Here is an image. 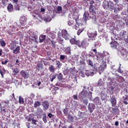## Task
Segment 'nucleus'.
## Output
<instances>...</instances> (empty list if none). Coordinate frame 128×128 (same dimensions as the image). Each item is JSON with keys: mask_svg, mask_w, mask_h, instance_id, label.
Masks as SVG:
<instances>
[{"mask_svg": "<svg viewBox=\"0 0 128 128\" xmlns=\"http://www.w3.org/2000/svg\"><path fill=\"white\" fill-rule=\"evenodd\" d=\"M20 0H12V2L14 4H18Z\"/></svg>", "mask_w": 128, "mask_h": 128, "instance_id": "3c124183", "label": "nucleus"}, {"mask_svg": "<svg viewBox=\"0 0 128 128\" xmlns=\"http://www.w3.org/2000/svg\"><path fill=\"white\" fill-rule=\"evenodd\" d=\"M63 112L65 116H68V108H66L63 110Z\"/></svg>", "mask_w": 128, "mask_h": 128, "instance_id": "37998d69", "label": "nucleus"}, {"mask_svg": "<svg viewBox=\"0 0 128 128\" xmlns=\"http://www.w3.org/2000/svg\"><path fill=\"white\" fill-rule=\"evenodd\" d=\"M106 68V62H104L100 66V67L98 68V70L99 72H104V70Z\"/></svg>", "mask_w": 128, "mask_h": 128, "instance_id": "4468645a", "label": "nucleus"}, {"mask_svg": "<svg viewBox=\"0 0 128 128\" xmlns=\"http://www.w3.org/2000/svg\"><path fill=\"white\" fill-rule=\"evenodd\" d=\"M88 98L90 100L92 98V92L90 91L89 92V93H88Z\"/></svg>", "mask_w": 128, "mask_h": 128, "instance_id": "58836bf2", "label": "nucleus"}, {"mask_svg": "<svg viewBox=\"0 0 128 128\" xmlns=\"http://www.w3.org/2000/svg\"><path fill=\"white\" fill-rule=\"evenodd\" d=\"M82 48H86V46H88V41L86 40H83L82 41Z\"/></svg>", "mask_w": 128, "mask_h": 128, "instance_id": "f3484780", "label": "nucleus"}, {"mask_svg": "<svg viewBox=\"0 0 128 128\" xmlns=\"http://www.w3.org/2000/svg\"><path fill=\"white\" fill-rule=\"evenodd\" d=\"M110 102L112 106H116V98L114 95H112V96L110 97Z\"/></svg>", "mask_w": 128, "mask_h": 128, "instance_id": "9d476101", "label": "nucleus"}, {"mask_svg": "<svg viewBox=\"0 0 128 128\" xmlns=\"http://www.w3.org/2000/svg\"><path fill=\"white\" fill-rule=\"evenodd\" d=\"M46 36L45 35H40L39 38L40 42H43L44 40H46Z\"/></svg>", "mask_w": 128, "mask_h": 128, "instance_id": "4be33fe9", "label": "nucleus"}, {"mask_svg": "<svg viewBox=\"0 0 128 128\" xmlns=\"http://www.w3.org/2000/svg\"><path fill=\"white\" fill-rule=\"evenodd\" d=\"M62 38L68 40H70L72 36H70V35L68 33L66 30H62V34H58V38Z\"/></svg>", "mask_w": 128, "mask_h": 128, "instance_id": "f03ea898", "label": "nucleus"}, {"mask_svg": "<svg viewBox=\"0 0 128 128\" xmlns=\"http://www.w3.org/2000/svg\"><path fill=\"white\" fill-rule=\"evenodd\" d=\"M16 64H17V66H20V60H18V59L16 60Z\"/></svg>", "mask_w": 128, "mask_h": 128, "instance_id": "13d9d810", "label": "nucleus"}, {"mask_svg": "<svg viewBox=\"0 0 128 128\" xmlns=\"http://www.w3.org/2000/svg\"><path fill=\"white\" fill-rule=\"evenodd\" d=\"M82 102L83 104H86V106H87L88 104V99L83 100Z\"/></svg>", "mask_w": 128, "mask_h": 128, "instance_id": "de8ad7c7", "label": "nucleus"}, {"mask_svg": "<svg viewBox=\"0 0 128 128\" xmlns=\"http://www.w3.org/2000/svg\"><path fill=\"white\" fill-rule=\"evenodd\" d=\"M73 98H74V100H78V94H76L74 95L73 96Z\"/></svg>", "mask_w": 128, "mask_h": 128, "instance_id": "69168bd1", "label": "nucleus"}, {"mask_svg": "<svg viewBox=\"0 0 128 128\" xmlns=\"http://www.w3.org/2000/svg\"><path fill=\"white\" fill-rule=\"evenodd\" d=\"M20 53V46L16 47L15 49L13 50V54H18Z\"/></svg>", "mask_w": 128, "mask_h": 128, "instance_id": "2eb2a0df", "label": "nucleus"}, {"mask_svg": "<svg viewBox=\"0 0 128 128\" xmlns=\"http://www.w3.org/2000/svg\"><path fill=\"white\" fill-rule=\"evenodd\" d=\"M56 10L58 14H62V8L61 6H58L56 8Z\"/></svg>", "mask_w": 128, "mask_h": 128, "instance_id": "c85d7f7f", "label": "nucleus"}, {"mask_svg": "<svg viewBox=\"0 0 128 128\" xmlns=\"http://www.w3.org/2000/svg\"><path fill=\"white\" fill-rule=\"evenodd\" d=\"M119 82H124V77L122 76H120L118 77V80Z\"/></svg>", "mask_w": 128, "mask_h": 128, "instance_id": "4c0bfd02", "label": "nucleus"}, {"mask_svg": "<svg viewBox=\"0 0 128 128\" xmlns=\"http://www.w3.org/2000/svg\"><path fill=\"white\" fill-rule=\"evenodd\" d=\"M1 110H2V112H4V114H5V112H6V108H1Z\"/></svg>", "mask_w": 128, "mask_h": 128, "instance_id": "338daca9", "label": "nucleus"}, {"mask_svg": "<svg viewBox=\"0 0 128 128\" xmlns=\"http://www.w3.org/2000/svg\"><path fill=\"white\" fill-rule=\"evenodd\" d=\"M10 50H14V48H16V45L14 42H11L10 44Z\"/></svg>", "mask_w": 128, "mask_h": 128, "instance_id": "aec40b11", "label": "nucleus"}, {"mask_svg": "<svg viewBox=\"0 0 128 128\" xmlns=\"http://www.w3.org/2000/svg\"><path fill=\"white\" fill-rule=\"evenodd\" d=\"M48 70L50 72H54V66L50 65L48 68Z\"/></svg>", "mask_w": 128, "mask_h": 128, "instance_id": "473e14b6", "label": "nucleus"}, {"mask_svg": "<svg viewBox=\"0 0 128 128\" xmlns=\"http://www.w3.org/2000/svg\"><path fill=\"white\" fill-rule=\"evenodd\" d=\"M93 102L96 104H100V97H96L94 100Z\"/></svg>", "mask_w": 128, "mask_h": 128, "instance_id": "cd10ccee", "label": "nucleus"}, {"mask_svg": "<svg viewBox=\"0 0 128 128\" xmlns=\"http://www.w3.org/2000/svg\"><path fill=\"white\" fill-rule=\"evenodd\" d=\"M40 106V101L35 102L34 103V108H38Z\"/></svg>", "mask_w": 128, "mask_h": 128, "instance_id": "f704fd0d", "label": "nucleus"}, {"mask_svg": "<svg viewBox=\"0 0 128 128\" xmlns=\"http://www.w3.org/2000/svg\"><path fill=\"white\" fill-rule=\"evenodd\" d=\"M88 108L90 114H92L94 110V108H96V105L92 103H89Z\"/></svg>", "mask_w": 128, "mask_h": 128, "instance_id": "1a4fd4ad", "label": "nucleus"}, {"mask_svg": "<svg viewBox=\"0 0 128 128\" xmlns=\"http://www.w3.org/2000/svg\"><path fill=\"white\" fill-rule=\"evenodd\" d=\"M84 30V28H82L81 29H79L77 32V34L78 36H80V33L82 32Z\"/></svg>", "mask_w": 128, "mask_h": 128, "instance_id": "e433bc0d", "label": "nucleus"}, {"mask_svg": "<svg viewBox=\"0 0 128 128\" xmlns=\"http://www.w3.org/2000/svg\"><path fill=\"white\" fill-rule=\"evenodd\" d=\"M48 118H52V116H54V115H52V114L51 113H49L48 114Z\"/></svg>", "mask_w": 128, "mask_h": 128, "instance_id": "774afa93", "label": "nucleus"}, {"mask_svg": "<svg viewBox=\"0 0 128 128\" xmlns=\"http://www.w3.org/2000/svg\"><path fill=\"white\" fill-rule=\"evenodd\" d=\"M6 32H8L9 36H12V30H10V29H7Z\"/></svg>", "mask_w": 128, "mask_h": 128, "instance_id": "4d7b16f0", "label": "nucleus"}, {"mask_svg": "<svg viewBox=\"0 0 128 128\" xmlns=\"http://www.w3.org/2000/svg\"><path fill=\"white\" fill-rule=\"evenodd\" d=\"M60 58L62 60H64V58H66V56L64 55H60Z\"/></svg>", "mask_w": 128, "mask_h": 128, "instance_id": "5fc2aeb1", "label": "nucleus"}, {"mask_svg": "<svg viewBox=\"0 0 128 128\" xmlns=\"http://www.w3.org/2000/svg\"><path fill=\"white\" fill-rule=\"evenodd\" d=\"M88 96V91L83 90L78 95V98L80 100H84V98H86Z\"/></svg>", "mask_w": 128, "mask_h": 128, "instance_id": "423d86ee", "label": "nucleus"}, {"mask_svg": "<svg viewBox=\"0 0 128 128\" xmlns=\"http://www.w3.org/2000/svg\"><path fill=\"white\" fill-rule=\"evenodd\" d=\"M125 22H126V26H128V16H126V18H125Z\"/></svg>", "mask_w": 128, "mask_h": 128, "instance_id": "e2e57ef3", "label": "nucleus"}, {"mask_svg": "<svg viewBox=\"0 0 128 128\" xmlns=\"http://www.w3.org/2000/svg\"><path fill=\"white\" fill-rule=\"evenodd\" d=\"M7 9L10 12H12L14 11V6L12 4H8L7 6Z\"/></svg>", "mask_w": 128, "mask_h": 128, "instance_id": "a211bd4d", "label": "nucleus"}, {"mask_svg": "<svg viewBox=\"0 0 128 128\" xmlns=\"http://www.w3.org/2000/svg\"><path fill=\"white\" fill-rule=\"evenodd\" d=\"M64 52L66 54H71L70 46L64 48Z\"/></svg>", "mask_w": 128, "mask_h": 128, "instance_id": "dca6fc26", "label": "nucleus"}, {"mask_svg": "<svg viewBox=\"0 0 128 128\" xmlns=\"http://www.w3.org/2000/svg\"><path fill=\"white\" fill-rule=\"evenodd\" d=\"M8 60H5L4 62L2 61V64H8Z\"/></svg>", "mask_w": 128, "mask_h": 128, "instance_id": "680f3d73", "label": "nucleus"}, {"mask_svg": "<svg viewBox=\"0 0 128 128\" xmlns=\"http://www.w3.org/2000/svg\"><path fill=\"white\" fill-rule=\"evenodd\" d=\"M110 48H112V50H116L118 48V42L116 41H112L110 43Z\"/></svg>", "mask_w": 128, "mask_h": 128, "instance_id": "f8f14e48", "label": "nucleus"}, {"mask_svg": "<svg viewBox=\"0 0 128 128\" xmlns=\"http://www.w3.org/2000/svg\"><path fill=\"white\" fill-rule=\"evenodd\" d=\"M86 62L88 66H90L92 68L94 66V62L90 59L87 60Z\"/></svg>", "mask_w": 128, "mask_h": 128, "instance_id": "a878e982", "label": "nucleus"}, {"mask_svg": "<svg viewBox=\"0 0 128 128\" xmlns=\"http://www.w3.org/2000/svg\"><path fill=\"white\" fill-rule=\"evenodd\" d=\"M42 120L44 122V124H46L47 120H46V115L44 114L43 116Z\"/></svg>", "mask_w": 128, "mask_h": 128, "instance_id": "09e8293b", "label": "nucleus"}, {"mask_svg": "<svg viewBox=\"0 0 128 128\" xmlns=\"http://www.w3.org/2000/svg\"><path fill=\"white\" fill-rule=\"evenodd\" d=\"M80 62L82 65L84 66L85 64L84 60V59H82L81 60H80Z\"/></svg>", "mask_w": 128, "mask_h": 128, "instance_id": "864d4df0", "label": "nucleus"}, {"mask_svg": "<svg viewBox=\"0 0 128 128\" xmlns=\"http://www.w3.org/2000/svg\"><path fill=\"white\" fill-rule=\"evenodd\" d=\"M43 20L44 22H48L52 20V18L50 16L46 15L43 18Z\"/></svg>", "mask_w": 128, "mask_h": 128, "instance_id": "6ab92c4d", "label": "nucleus"}, {"mask_svg": "<svg viewBox=\"0 0 128 128\" xmlns=\"http://www.w3.org/2000/svg\"><path fill=\"white\" fill-rule=\"evenodd\" d=\"M58 40L59 44H64V38H62V37L61 38H58Z\"/></svg>", "mask_w": 128, "mask_h": 128, "instance_id": "79ce46f5", "label": "nucleus"}, {"mask_svg": "<svg viewBox=\"0 0 128 128\" xmlns=\"http://www.w3.org/2000/svg\"><path fill=\"white\" fill-rule=\"evenodd\" d=\"M78 116L80 119L82 118H84V114H82V112H81L80 111H78Z\"/></svg>", "mask_w": 128, "mask_h": 128, "instance_id": "72a5a7b5", "label": "nucleus"}, {"mask_svg": "<svg viewBox=\"0 0 128 128\" xmlns=\"http://www.w3.org/2000/svg\"><path fill=\"white\" fill-rule=\"evenodd\" d=\"M128 97H126L124 98V104H128Z\"/></svg>", "mask_w": 128, "mask_h": 128, "instance_id": "8fccbe9b", "label": "nucleus"}, {"mask_svg": "<svg viewBox=\"0 0 128 128\" xmlns=\"http://www.w3.org/2000/svg\"><path fill=\"white\" fill-rule=\"evenodd\" d=\"M20 74L22 78H28V76H30V73H28V71L26 70H22L20 72Z\"/></svg>", "mask_w": 128, "mask_h": 128, "instance_id": "0eeeda50", "label": "nucleus"}, {"mask_svg": "<svg viewBox=\"0 0 128 128\" xmlns=\"http://www.w3.org/2000/svg\"><path fill=\"white\" fill-rule=\"evenodd\" d=\"M56 78V74L54 75V74H50V80L52 82H54V80Z\"/></svg>", "mask_w": 128, "mask_h": 128, "instance_id": "7c9ffc66", "label": "nucleus"}, {"mask_svg": "<svg viewBox=\"0 0 128 128\" xmlns=\"http://www.w3.org/2000/svg\"><path fill=\"white\" fill-rule=\"evenodd\" d=\"M70 42L72 44H76L78 40H76V37H74V38H72L70 39Z\"/></svg>", "mask_w": 128, "mask_h": 128, "instance_id": "393cba45", "label": "nucleus"}, {"mask_svg": "<svg viewBox=\"0 0 128 128\" xmlns=\"http://www.w3.org/2000/svg\"><path fill=\"white\" fill-rule=\"evenodd\" d=\"M15 10H20V6H15Z\"/></svg>", "mask_w": 128, "mask_h": 128, "instance_id": "052dcab7", "label": "nucleus"}, {"mask_svg": "<svg viewBox=\"0 0 128 128\" xmlns=\"http://www.w3.org/2000/svg\"><path fill=\"white\" fill-rule=\"evenodd\" d=\"M116 7H114V8L110 9V10H114V14H118V12H120V10H122V7L120 6H118V4L117 5Z\"/></svg>", "mask_w": 128, "mask_h": 128, "instance_id": "ddd939ff", "label": "nucleus"}, {"mask_svg": "<svg viewBox=\"0 0 128 128\" xmlns=\"http://www.w3.org/2000/svg\"><path fill=\"white\" fill-rule=\"evenodd\" d=\"M116 110H118V108H112V111L113 112L114 114H116Z\"/></svg>", "mask_w": 128, "mask_h": 128, "instance_id": "0e129e2a", "label": "nucleus"}, {"mask_svg": "<svg viewBox=\"0 0 128 128\" xmlns=\"http://www.w3.org/2000/svg\"><path fill=\"white\" fill-rule=\"evenodd\" d=\"M56 64L57 68H58V69L62 67V62H60V61H57Z\"/></svg>", "mask_w": 128, "mask_h": 128, "instance_id": "2f4dec72", "label": "nucleus"}, {"mask_svg": "<svg viewBox=\"0 0 128 128\" xmlns=\"http://www.w3.org/2000/svg\"><path fill=\"white\" fill-rule=\"evenodd\" d=\"M12 73L14 74V76H16L17 74H18L20 72V70H18V68H12Z\"/></svg>", "mask_w": 128, "mask_h": 128, "instance_id": "b1692460", "label": "nucleus"}, {"mask_svg": "<svg viewBox=\"0 0 128 128\" xmlns=\"http://www.w3.org/2000/svg\"><path fill=\"white\" fill-rule=\"evenodd\" d=\"M42 106L44 108V110H48V108L50 107V103H48V100H44L42 102Z\"/></svg>", "mask_w": 128, "mask_h": 128, "instance_id": "9b49d317", "label": "nucleus"}, {"mask_svg": "<svg viewBox=\"0 0 128 128\" xmlns=\"http://www.w3.org/2000/svg\"><path fill=\"white\" fill-rule=\"evenodd\" d=\"M74 116H72L71 115H69L68 116V119L70 120V122H74Z\"/></svg>", "mask_w": 128, "mask_h": 128, "instance_id": "49530a36", "label": "nucleus"}, {"mask_svg": "<svg viewBox=\"0 0 128 128\" xmlns=\"http://www.w3.org/2000/svg\"><path fill=\"white\" fill-rule=\"evenodd\" d=\"M72 18L76 20V24L78 26H82L84 24H82V23H80V16H78V15L77 14H74L72 15Z\"/></svg>", "mask_w": 128, "mask_h": 128, "instance_id": "6e6552de", "label": "nucleus"}, {"mask_svg": "<svg viewBox=\"0 0 128 128\" xmlns=\"http://www.w3.org/2000/svg\"><path fill=\"white\" fill-rule=\"evenodd\" d=\"M114 3L111 0H104L102 4V6L104 10H114Z\"/></svg>", "mask_w": 128, "mask_h": 128, "instance_id": "f257e3e1", "label": "nucleus"}, {"mask_svg": "<svg viewBox=\"0 0 128 128\" xmlns=\"http://www.w3.org/2000/svg\"><path fill=\"white\" fill-rule=\"evenodd\" d=\"M56 76H57V78H58V80H62L63 76H62V73H59Z\"/></svg>", "mask_w": 128, "mask_h": 128, "instance_id": "c9c22d12", "label": "nucleus"}, {"mask_svg": "<svg viewBox=\"0 0 128 128\" xmlns=\"http://www.w3.org/2000/svg\"><path fill=\"white\" fill-rule=\"evenodd\" d=\"M120 52L122 56V58L125 60H128V51L124 49V48L121 47L120 49Z\"/></svg>", "mask_w": 128, "mask_h": 128, "instance_id": "7ed1b4c3", "label": "nucleus"}, {"mask_svg": "<svg viewBox=\"0 0 128 128\" xmlns=\"http://www.w3.org/2000/svg\"><path fill=\"white\" fill-rule=\"evenodd\" d=\"M32 120H34V118H32V116H29L28 119V122H32Z\"/></svg>", "mask_w": 128, "mask_h": 128, "instance_id": "bf43d9fd", "label": "nucleus"}, {"mask_svg": "<svg viewBox=\"0 0 128 128\" xmlns=\"http://www.w3.org/2000/svg\"><path fill=\"white\" fill-rule=\"evenodd\" d=\"M74 24V20H70L68 22V26H72V24Z\"/></svg>", "mask_w": 128, "mask_h": 128, "instance_id": "603ef678", "label": "nucleus"}, {"mask_svg": "<svg viewBox=\"0 0 128 128\" xmlns=\"http://www.w3.org/2000/svg\"><path fill=\"white\" fill-rule=\"evenodd\" d=\"M19 102H20V104H24V99L20 97Z\"/></svg>", "mask_w": 128, "mask_h": 128, "instance_id": "a19ab883", "label": "nucleus"}, {"mask_svg": "<svg viewBox=\"0 0 128 128\" xmlns=\"http://www.w3.org/2000/svg\"><path fill=\"white\" fill-rule=\"evenodd\" d=\"M42 68V64L39 62L38 63L36 66V70H40V68Z\"/></svg>", "mask_w": 128, "mask_h": 128, "instance_id": "bb28decb", "label": "nucleus"}, {"mask_svg": "<svg viewBox=\"0 0 128 128\" xmlns=\"http://www.w3.org/2000/svg\"><path fill=\"white\" fill-rule=\"evenodd\" d=\"M36 122H38V121L34 118L32 120V122H31V124H34L35 126H36L38 124Z\"/></svg>", "mask_w": 128, "mask_h": 128, "instance_id": "c03bdc74", "label": "nucleus"}, {"mask_svg": "<svg viewBox=\"0 0 128 128\" xmlns=\"http://www.w3.org/2000/svg\"><path fill=\"white\" fill-rule=\"evenodd\" d=\"M88 36V40H96V31L94 30L92 32H88L87 34Z\"/></svg>", "mask_w": 128, "mask_h": 128, "instance_id": "20e7f679", "label": "nucleus"}, {"mask_svg": "<svg viewBox=\"0 0 128 128\" xmlns=\"http://www.w3.org/2000/svg\"><path fill=\"white\" fill-rule=\"evenodd\" d=\"M20 21L21 24H24V22H26V16H22L20 17Z\"/></svg>", "mask_w": 128, "mask_h": 128, "instance_id": "5701e85b", "label": "nucleus"}, {"mask_svg": "<svg viewBox=\"0 0 128 128\" xmlns=\"http://www.w3.org/2000/svg\"><path fill=\"white\" fill-rule=\"evenodd\" d=\"M83 18L85 24H86V22L88 21V14L84 13Z\"/></svg>", "mask_w": 128, "mask_h": 128, "instance_id": "412c9836", "label": "nucleus"}, {"mask_svg": "<svg viewBox=\"0 0 128 128\" xmlns=\"http://www.w3.org/2000/svg\"><path fill=\"white\" fill-rule=\"evenodd\" d=\"M0 44L4 48L6 44V42H4V40H3L2 39H0Z\"/></svg>", "mask_w": 128, "mask_h": 128, "instance_id": "c756f323", "label": "nucleus"}, {"mask_svg": "<svg viewBox=\"0 0 128 128\" xmlns=\"http://www.w3.org/2000/svg\"><path fill=\"white\" fill-rule=\"evenodd\" d=\"M89 12L90 14H94V8H96V4L94 0H90V2Z\"/></svg>", "mask_w": 128, "mask_h": 128, "instance_id": "39448f33", "label": "nucleus"}, {"mask_svg": "<svg viewBox=\"0 0 128 128\" xmlns=\"http://www.w3.org/2000/svg\"><path fill=\"white\" fill-rule=\"evenodd\" d=\"M76 45L78 46V48H82V41L80 42V40H78L76 42Z\"/></svg>", "mask_w": 128, "mask_h": 128, "instance_id": "ea45409f", "label": "nucleus"}, {"mask_svg": "<svg viewBox=\"0 0 128 128\" xmlns=\"http://www.w3.org/2000/svg\"><path fill=\"white\" fill-rule=\"evenodd\" d=\"M51 44L53 48H56V42L54 40H51Z\"/></svg>", "mask_w": 128, "mask_h": 128, "instance_id": "a18cd8bd", "label": "nucleus"}, {"mask_svg": "<svg viewBox=\"0 0 128 128\" xmlns=\"http://www.w3.org/2000/svg\"><path fill=\"white\" fill-rule=\"evenodd\" d=\"M0 74L2 78H4V70H3L2 71V70L1 69H0Z\"/></svg>", "mask_w": 128, "mask_h": 128, "instance_id": "6e6d98bb", "label": "nucleus"}]
</instances>
